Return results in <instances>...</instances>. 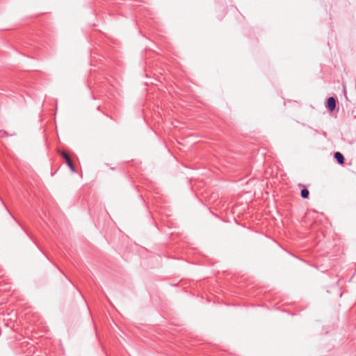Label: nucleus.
I'll list each match as a JSON object with an SVG mask.
<instances>
[{"label":"nucleus","mask_w":356,"mask_h":356,"mask_svg":"<svg viewBox=\"0 0 356 356\" xmlns=\"http://www.w3.org/2000/svg\"><path fill=\"white\" fill-rule=\"evenodd\" d=\"M300 195L302 198L307 199L309 195V192L307 188H304L301 190Z\"/></svg>","instance_id":"nucleus-4"},{"label":"nucleus","mask_w":356,"mask_h":356,"mask_svg":"<svg viewBox=\"0 0 356 356\" xmlns=\"http://www.w3.org/2000/svg\"><path fill=\"white\" fill-rule=\"evenodd\" d=\"M60 154L65 159V163H67V165H68V167L70 168L71 171L74 172L76 171L75 167L74 166V165L72 162V160H71L70 156L68 155V154L64 151H61L60 152Z\"/></svg>","instance_id":"nucleus-1"},{"label":"nucleus","mask_w":356,"mask_h":356,"mask_svg":"<svg viewBox=\"0 0 356 356\" xmlns=\"http://www.w3.org/2000/svg\"><path fill=\"white\" fill-rule=\"evenodd\" d=\"M336 104H337L336 99L333 97H330L329 98H327V102H326L327 109L330 112L334 111V110L336 108Z\"/></svg>","instance_id":"nucleus-2"},{"label":"nucleus","mask_w":356,"mask_h":356,"mask_svg":"<svg viewBox=\"0 0 356 356\" xmlns=\"http://www.w3.org/2000/svg\"><path fill=\"white\" fill-rule=\"evenodd\" d=\"M334 157L339 164H343L344 163V156L341 152H335Z\"/></svg>","instance_id":"nucleus-3"},{"label":"nucleus","mask_w":356,"mask_h":356,"mask_svg":"<svg viewBox=\"0 0 356 356\" xmlns=\"http://www.w3.org/2000/svg\"><path fill=\"white\" fill-rule=\"evenodd\" d=\"M6 133L5 131H3H3H0V136H1V137H2V136H3L4 135H6Z\"/></svg>","instance_id":"nucleus-5"}]
</instances>
